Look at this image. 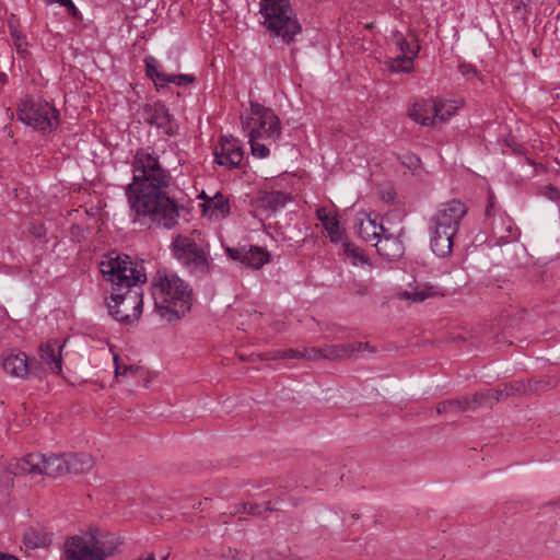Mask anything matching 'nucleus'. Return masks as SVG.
<instances>
[{
	"label": "nucleus",
	"instance_id": "1",
	"mask_svg": "<svg viewBox=\"0 0 560 560\" xmlns=\"http://www.w3.org/2000/svg\"><path fill=\"white\" fill-rule=\"evenodd\" d=\"M132 183L126 187L129 218L135 225L172 230L179 219L178 201L168 194L172 183L168 170L159 156L140 149L132 163Z\"/></svg>",
	"mask_w": 560,
	"mask_h": 560
},
{
	"label": "nucleus",
	"instance_id": "2",
	"mask_svg": "<svg viewBox=\"0 0 560 560\" xmlns=\"http://www.w3.org/2000/svg\"><path fill=\"white\" fill-rule=\"evenodd\" d=\"M103 277L112 283L109 315L122 324H131L142 313V291L139 285L147 281L143 267L129 256H108L100 266Z\"/></svg>",
	"mask_w": 560,
	"mask_h": 560
},
{
	"label": "nucleus",
	"instance_id": "3",
	"mask_svg": "<svg viewBox=\"0 0 560 560\" xmlns=\"http://www.w3.org/2000/svg\"><path fill=\"white\" fill-rule=\"evenodd\" d=\"M151 294L158 314L173 322L182 318L192 305V289L177 273L158 270L151 281Z\"/></svg>",
	"mask_w": 560,
	"mask_h": 560
},
{
	"label": "nucleus",
	"instance_id": "4",
	"mask_svg": "<svg viewBox=\"0 0 560 560\" xmlns=\"http://www.w3.org/2000/svg\"><path fill=\"white\" fill-rule=\"evenodd\" d=\"M467 211V206L458 199H452L438 207L429 223L430 245L436 256L443 258L452 253L453 240Z\"/></svg>",
	"mask_w": 560,
	"mask_h": 560
},
{
	"label": "nucleus",
	"instance_id": "5",
	"mask_svg": "<svg viewBox=\"0 0 560 560\" xmlns=\"http://www.w3.org/2000/svg\"><path fill=\"white\" fill-rule=\"evenodd\" d=\"M7 475L0 480V487L9 489L13 487V476L45 475L58 478L69 472V467L63 455L27 454L18 459H12L5 467Z\"/></svg>",
	"mask_w": 560,
	"mask_h": 560
},
{
	"label": "nucleus",
	"instance_id": "6",
	"mask_svg": "<svg viewBox=\"0 0 560 560\" xmlns=\"http://www.w3.org/2000/svg\"><path fill=\"white\" fill-rule=\"evenodd\" d=\"M259 13L265 28L287 44L302 31L289 0H260Z\"/></svg>",
	"mask_w": 560,
	"mask_h": 560
},
{
	"label": "nucleus",
	"instance_id": "7",
	"mask_svg": "<svg viewBox=\"0 0 560 560\" xmlns=\"http://www.w3.org/2000/svg\"><path fill=\"white\" fill-rule=\"evenodd\" d=\"M174 257L191 276L198 279L208 276L212 268L209 249L198 244L194 237L177 235L172 242Z\"/></svg>",
	"mask_w": 560,
	"mask_h": 560
},
{
	"label": "nucleus",
	"instance_id": "8",
	"mask_svg": "<svg viewBox=\"0 0 560 560\" xmlns=\"http://www.w3.org/2000/svg\"><path fill=\"white\" fill-rule=\"evenodd\" d=\"M248 137L262 138L268 144L281 138V125L275 112L257 102H250L249 112L241 116Z\"/></svg>",
	"mask_w": 560,
	"mask_h": 560
},
{
	"label": "nucleus",
	"instance_id": "9",
	"mask_svg": "<svg viewBox=\"0 0 560 560\" xmlns=\"http://www.w3.org/2000/svg\"><path fill=\"white\" fill-rule=\"evenodd\" d=\"M19 119L43 133L52 132L59 126V112L49 102L34 96L23 98L18 108Z\"/></svg>",
	"mask_w": 560,
	"mask_h": 560
},
{
	"label": "nucleus",
	"instance_id": "10",
	"mask_svg": "<svg viewBox=\"0 0 560 560\" xmlns=\"http://www.w3.org/2000/svg\"><path fill=\"white\" fill-rule=\"evenodd\" d=\"M486 221L490 226V236L494 246H502L520 238L521 232L518 228L512 218L497 206L492 194L488 198Z\"/></svg>",
	"mask_w": 560,
	"mask_h": 560
},
{
	"label": "nucleus",
	"instance_id": "11",
	"mask_svg": "<svg viewBox=\"0 0 560 560\" xmlns=\"http://www.w3.org/2000/svg\"><path fill=\"white\" fill-rule=\"evenodd\" d=\"M520 387L513 385L505 386L504 395L509 396L515 392H520ZM503 396V390H486L476 393L472 397H462L456 400L443 401L438 406V412H446L448 410H476L478 407H492L493 401L500 400Z\"/></svg>",
	"mask_w": 560,
	"mask_h": 560
},
{
	"label": "nucleus",
	"instance_id": "12",
	"mask_svg": "<svg viewBox=\"0 0 560 560\" xmlns=\"http://www.w3.org/2000/svg\"><path fill=\"white\" fill-rule=\"evenodd\" d=\"M0 363L5 373L18 378H26L30 374L37 375L36 363L28 361L25 352L8 350L0 355Z\"/></svg>",
	"mask_w": 560,
	"mask_h": 560
},
{
	"label": "nucleus",
	"instance_id": "13",
	"mask_svg": "<svg viewBox=\"0 0 560 560\" xmlns=\"http://www.w3.org/2000/svg\"><path fill=\"white\" fill-rule=\"evenodd\" d=\"M214 161L229 168H237L243 161L244 152L242 143L232 136H223L219 145L214 149Z\"/></svg>",
	"mask_w": 560,
	"mask_h": 560
},
{
	"label": "nucleus",
	"instance_id": "14",
	"mask_svg": "<svg viewBox=\"0 0 560 560\" xmlns=\"http://www.w3.org/2000/svg\"><path fill=\"white\" fill-rule=\"evenodd\" d=\"M143 119L147 124L162 129L166 136L171 137L177 132L175 119L162 102L145 104Z\"/></svg>",
	"mask_w": 560,
	"mask_h": 560
},
{
	"label": "nucleus",
	"instance_id": "15",
	"mask_svg": "<svg viewBox=\"0 0 560 560\" xmlns=\"http://www.w3.org/2000/svg\"><path fill=\"white\" fill-rule=\"evenodd\" d=\"M364 351L374 352L369 342H349L324 346V359L329 361L359 359Z\"/></svg>",
	"mask_w": 560,
	"mask_h": 560
},
{
	"label": "nucleus",
	"instance_id": "16",
	"mask_svg": "<svg viewBox=\"0 0 560 560\" xmlns=\"http://www.w3.org/2000/svg\"><path fill=\"white\" fill-rule=\"evenodd\" d=\"M408 116L416 122L425 127L436 125V105L434 98L421 100L412 104L408 110Z\"/></svg>",
	"mask_w": 560,
	"mask_h": 560
},
{
	"label": "nucleus",
	"instance_id": "17",
	"mask_svg": "<svg viewBox=\"0 0 560 560\" xmlns=\"http://www.w3.org/2000/svg\"><path fill=\"white\" fill-rule=\"evenodd\" d=\"M355 228L359 236L365 242L376 241L386 230L377 222V217L372 218L370 213H359L355 218Z\"/></svg>",
	"mask_w": 560,
	"mask_h": 560
},
{
	"label": "nucleus",
	"instance_id": "18",
	"mask_svg": "<svg viewBox=\"0 0 560 560\" xmlns=\"http://www.w3.org/2000/svg\"><path fill=\"white\" fill-rule=\"evenodd\" d=\"M61 350L62 346L58 340H49L39 347L42 362L51 373L59 374L62 371Z\"/></svg>",
	"mask_w": 560,
	"mask_h": 560
},
{
	"label": "nucleus",
	"instance_id": "19",
	"mask_svg": "<svg viewBox=\"0 0 560 560\" xmlns=\"http://www.w3.org/2000/svg\"><path fill=\"white\" fill-rule=\"evenodd\" d=\"M375 247L380 256L387 260H396L404 255V245L401 241L387 231L375 242Z\"/></svg>",
	"mask_w": 560,
	"mask_h": 560
},
{
	"label": "nucleus",
	"instance_id": "20",
	"mask_svg": "<svg viewBox=\"0 0 560 560\" xmlns=\"http://www.w3.org/2000/svg\"><path fill=\"white\" fill-rule=\"evenodd\" d=\"M270 254L259 246H245V257L242 265L253 269H260L265 264L269 262Z\"/></svg>",
	"mask_w": 560,
	"mask_h": 560
},
{
	"label": "nucleus",
	"instance_id": "21",
	"mask_svg": "<svg viewBox=\"0 0 560 560\" xmlns=\"http://www.w3.org/2000/svg\"><path fill=\"white\" fill-rule=\"evenodd\" d=\"M290 200V194L280 190L266 191L259 198L261 207L265 209H269L272 212L279 211L280 209L284 208Z\"/></svg>",
	"mask_w": 560,
	"mask_h": 560
},
{
	"label": "nucleus",
	"instance_id": "22",
	"mask_svg": "<svg viewBox=\"0 0 560 560\" xmlns=\"http://www.w3.org/2000/svg\"><path fill=\"white\" fill-rule=\"evenodd\" d=\"M66 462L69 467L68 474H84L90 471L94 466V459L91 455L85 453L66 454Z\"/></svg>",
	"mask_w": 560,
	"mask_h": 560
},
{
	"label": "nucleus",
	"instance_id": "23",
	"mask_svg": "<svg viewBox=\"0 0 560 560\" xmlns=\"http://www.w3.org/2000/svg\"><path fill=\"white\" fill-rule=\"evenodd\" d=\"M392 40L401 56L417 57L420 51L418 40L408 42L401 32L395 31L392 33Z\"/></svg>",
	"mask_w": 560,
	"mask_h": 560
},
{
	"label": "nucleus",
	"instance_id": "24",
	"mask_svg": "<svg viewBox=\"0 0 560 560\" xmlns=\"http://www.w3.org/2000/svg\"><path fill=\"white\" fill-rule=\"evenodd\" d=\"M203 206L206 211L211 210L212 213L222 218L230 213L229 201L221 192H217L213 197L207 198Z\"/></svg>",
	"mask_w": 560,
	"mask_h": 560
},
{
	"label": "nucleus",
	"instance_id": "25",
	"mask_svg": "<svg viewBox=\"0 0 560 560\" xmlns=\"http://www.w3.org/2000/svg\"><path fill=\"white\" fill-rule=\"evenodd\" d=\"M436 105V124L446 121L459 108L457 101L434 98Z\"/></svg>",
	"mask_w": 560,
	"mask_h": 560
},
{
	"label": "nucleus",
	"instance_id": "26",
	"mask_svg": "<svg viewBox=\"0 0 560 560\" xmlns=\"http://www.w3.org/2000/svg\"><path fill=\"white\" fill-rule=\"evenodd\" d=\"M416 57L398 55L395 58H388L385 62L388 70L392 72L409 73L413 69V60Z\"/></svg>",
	"mask_w": 560,
	"mask_h": 560
},
{
	"label": "nucleus",
	"instance_id": "27",
	"mask_svg": "<svg viewBox=\"0 0 560 560\" xmlns=\"http://www.w3.org/2000/svg\"><path fill=\"white\" fill-rule=\"evenodd\" d=\"M144 66L147 77L153 81L158 89L163 88V80L166 73L159 70V61L153 56H147L144 58Z\"/></svg>",
	"mask_w": 560,
	"mask_h": 560
},
{
	"label": "nucleus",
	"instance_id": "28",
	"mask_svg": "<svg viewBox=\"0 0 560 560\" xmlns=\"http://www.w3.org/2000/svg\"><path fill=\"white\" fill-rule=\"evenodd\" d=\"M433 294L434 293L432 291V287L423 285L417 287L413 291H401L398 293V298L413 303H418L424 301L425 299L432 296Z\"/></svg>",
	"mask_w": 560,
	"mask_h": 560
},
{
	"label": "nucleus",
	"instance_id": "29",
	"mask_svg": "<svg viewBox=\"0 0 560 560\" xmlns=\"http://www.w3.org/2000/svg\"><path fill=\"white\" fill-rule=\"evenodd\" d=\"M23 540L25 546L33 549L47 546L50 542V538L46 534L39 533L34 528L25 532Z\"/></svg>",
	"mask_w": 560,
	"mask_h": 560
},
{
	"label": "nucleus",
	"instance_id": "30",
	"mask_svg": "<svg viewBox=\"0 0 560 560\" xmlns=\"http://www.w3.org/2000/svg\"><path fill=\"white\" fill-rule=\"evenodd\" d=\"M323 226L327 231L328 236L332 243L341 242L343 234L336 214L326 221Z\"/></svg>",
	"mask_w": 560,
	"mask_h": 560
},
{
	"label": "nucleus",
	"instance_id": "31",
	"mask_svg": "<svg viewBox=\"0 0 560 560\" xmlns=\"http://www.w3.org/2000/svg\"><path fill=\"white\" fill-rule=\"evenodd\" d=\"M196 81L195 75L192 74H165L163 80V88L168 84H175L177 86H186Z\"/></svg>",
	"mask_w": 560,
	"mask_h": 560
},
{
	"label": "nucleus",
	"instance_id": "32",
	"mask_svg": "<svg viewBox=\"0 0 560 560\" xmlns=\"http://www.w3.org/2000/svg\"><path fill=\"white\" fill-rule=\"evenodd\" d=\"M302 350L298 349H281L266 353L268 360H285V359H301Z\"/></svg>",
	"mask_w": 560,
	"mask_h": 560
},
{
	"label": "nucleus",
	"instance_id": "33",
	"mask_svg": "<svg viewBox=\"0 0 560 560\" xmlns=\"http://www.w3.org/2000/svg\"><path fill=\"white\" fill-rule=\"evenodd\" d=\"M248 139H249L248 142H249V145H250L252 154L255 158L266 159V158L269 156L270 150H269V148L267 147L266 143H261L259 141L261 138L248 137Z\"/></svg>",
	"mask_w": 560,
	"mask_h": 560
},
{
	"label": "nucleus",
	"instance_id": "34",
	"mask_svg": "<svg viewBox=\"0 0 560 560\" xmlns=\"http://www.w3.org/2000/svg\"><path fill=\"white\" fill-rule=\"evenodd\" d=\"M343 252L348 257L353 259V265L366 262L365 256L352 243L345 242L342 244Z\"/></svg>",
	"mask_w": 560,
	"mask_h": 560
},
{
	"label": "nucleus",
	"instance_id": "35",
	"mask_svg": "<svg viewBox=\"0 0 560 560\" xmlns=\"http://www.w3.org/2000/svg\"><path fill=\"white\" fill-rule=\"evenodd\" d=\"M401 164L412 172L417 171L421 166V160L413 153H406L399 158Z\"/></svg>",
	"mask_w": 560,
	"mask_h": 560
},
{
	"label": "nucleus",
	"instance_id": "36",
	"mask_svg": "<svg viewBox=\"0 0 560 560\" xmlns=\"http://www.w3.org/2000/svg\"><path fill=\"white\" fill-rule=\"evenodd\" d=\"M301 359H305L308 361H316L319 359H324V347L322 348H304L302 350Z\"/></svg>",
	"mask_w": 560,
	"mask_h": 560
},
{
	"label": "nucleus",
	"instance_id": "37",
	"mask_svg": "<svg viewBox=\"0 0 560 560\" xmlns=\"http://www.w3.org/2000/svg\"><path fill=\"white\" fill-rule=\"evenodd\" d=\"M542 196L547 199L560 203V189L551 184L542 188Z\"/></svg>",
	"mask_w": 560,
	"mask_h": 560
},
{
	"label": "nucleus",
	"instance_id": "38",
	"mask_svg": "<svg viewBox=\"0 0 560 560\" xmlns=\"http://www.w3.org/2000/svg\"><path fill=\"white\" fill-rule=\"evenodd\" d=\"M225 253L228 256L233 259L237 260L242 264L243 258L245 257V246L242 247H226Z\"/></svg>",
	"mask_w": 560,
	"mask_h": 560
},
{
	"label": "nucleus",
	"instance_id": "39",
	"mask_svg": "<svg viewBox=\"0 0 560 560\" xmlns=\"http://www.w3.org/2000/svg\"><path fill=\"white\" fill-rule=\"evenodd\" d=\"M458 70L466 78H475L478 75L477 69L469 63H460Z\"/></svg>",
	"mask_w": 560,
	"mask_h": 560
},
{
	"label": "nucleus",
	"instance_id": "40",
	"mask_svg": "<svg viewBox=\"0 0 560 560\" xmlns=\"http://www.w3.org/2000/svg\"><path fill=\"white\" fill-rule=\"evenodd\" d=\"M13 44L16 48L18 54L24 55L27 52V43L24 37L18 36V40H14Z\"/></svg>",
	"mask_w": 560,
	"mask_h": 560
},
{
	"label": "nucleus",
	"instance_id": "41",
	"mask_svg": "<svg viewBox=\"0 0 560 560\" xmlns=\"http://www.w3.org/2000/svg\"><path fill=\"white\" fill-rule=\"evenodd\" d=\"M334 214L328 213L326 208L322 207L316 210V218L324 224L328 221Z\"/></svg>",
	"mask_w": 560,
	"mask_h": 560
},
{
	"label": "nucleus",
	"instance_id": "42",
	"mask_svg": "<svg viewBox=\"0 0 560 560\" xmlns=\"http://www.w3.org/2000/svg\"><path fill=\"white\" fill-rule=\"evenodd\" d=\"M244 510L248 514H254V515L260 514L262 511L261 506H259L258 504H252V503L244 504Z\"/></svg>",
	"mask_w": 560,
	"mask_h": 560
},
{
	"label": "nucleus",
	"instance_id": "43",
	"mask_svg": "<svg viewBox=\"0 0 560 560\" xmlns=\"http://www.w3.org/2000/svg\"><path fill=\"white\" fill-rule=\"evenodd\" d=\"M65 8H67L70 16H72V18L80 16V11L78 10V8L75 7V4L73 3L72 0H70V4H66Z\"/></svg>",
	"mask_w": 560,
	"mask_h": 560
},
{
	"label": "nucleus",
	"instance_id": "44",
	"mask_svg": "<svg viewBox=\"0 0 560 560\" xmlns=\"http://www.w3.org/2000/svg\"><path fill=\"white\" fill-rule=\"evenodd\" d=\"M115 364H116V366H115L116 377H118L120 375H126L128 372H132V370H133L132 366H125L124 371H121L120 368L117 364V358H115Z\"/></svg>",
	"mask_w": 560,
	"mask_h": 560
},
{
	"label": "nucleus",
	"instance_id": "45",
	"mask_svg": "<svg viewBox=\"0 0 560 560\" xmlns=\"http://www.w3.org/2000/svg\"><path fill=\"white\" fill-rule=\"evenodd\" d=\"M512 1L514 3V9L521 10L522 8H526L530 0H512Z\"/></svg>",
	"mask_w": 560,
	"mask_h": 560
},
{
	"label": "nucleus",
	"instance_id": "46",
	"mask_svg": "<svg viewBox=\"0 0 560 560\" xmlns=\"http://www.w3.org/2000/svg\"><path fill=\"white\" fill-rule=\"evenodd\" d=\"M32 234H34L37 237H40L43 235V226L39 225L38 228L33 226Z\"/></svg>",
	"mask_w": 560,
	"mask_h": 560
},
{
	"label": "nucleus",
	"instance_id": "47",
	"mask_svg": "<svg viewBox=\"0 0 560 560\" xmlns=\"http://www.w3.org/2000/svg\"><path fill=\"white\" fill-rule=\"evenodd\" d=\"M48 3H58L61 7H65L66 4H70V0H47Z\"/></svg>",
	"mask_w": 560,
	"mask_h": 560
},
{
	"label": "nucleus",
	"instance_id": "48",
	"mask_svg": "<svg viewBox=\"0 0 560 560\" xmlns=\"http://www.w3.org/2000/svg\"><path fill=\"white\" fill-rule=\"evenodd\" d=\"M0 560H19V559L11 555L0 553Z\"/></svg>",
	"mask_w": 560,
	"mask_h": 560
},
{
	"label": "nucleus",
	"instance_id": "49",
	"mask_svg": "<svg viewBox=\"0 0 560 560\" xmlns=\"http://www.w3.org/2000/svg\"><path fill=\"white\" fill-rule=\"evenodd\" d=\"M11 35L13 37L14 40H18V36H21V34L15 30V31H12L11 32Z\"/></svg>",
	"mask_w": 560,
	"mask_h": 560
},
{
	"label": "nucleus",
	"instance_id": "50",
	"mask_svg": "<svg viewBox=\"0 0 560 560\" xmlns=\"http://www.w3.org/2000/svg\"><path fill=\"white\" fill-rule=\"evenodd\" d=\"M201 505H202V502H201V501H199V502H197V503H196V502H194V503L191 504V508H192V509H199Z\"/></svg>",
	"mask_w": 560,
	"mask_h": 560
},
{
	"label": "nucleus",
	"instance_id": "51",
	"mask_svg": "<svg viewBox=\"0 0 560 560\" xmlns=\"http://www.w3.org/2000/svg\"><path fill=\"white\" fill-rule=\"evenodd\" d=\"M268 510H271L270 506H269V503H267L264 508V511H268Z\"/></svg>",
	"mask_w": 560,
	"mask_h": 560
}]
</instances>
